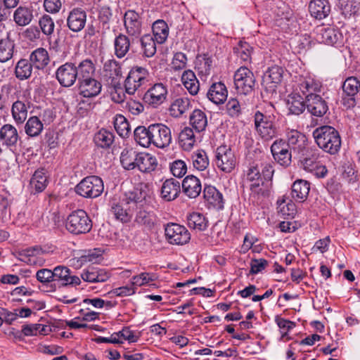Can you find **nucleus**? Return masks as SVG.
<instances>
[{
  "instance_id": "nucleus-11",
  "label": "nucleus",
  "mask_w": 360,
  "mask_h": 360,
  "mask_svg": "<svg viewBox=\"0 0 360 360\" xmlns=\"http://www.w3.org/2000/svg\"><path fill=\"white\" fill-rule=\"evenodd\" d=\"M150 139H152V144L155 146L164 148L171 143V130L163 124H150Z\"/></svg>"
},
{
  "instance_id": "nucleus-8",
  "label": "nucleus",
  "mask_w": 360,
  "mask_h": 360,
  "mask_svg": "<svg viewBox=\"0 0 360 360\" xmlns=\"http://www.w3.org/2000/svg\"><path fill=\"white\" fill-rule=\"evenodd\" d=\"M234 85L238 93L247 95L254 90L255 77L246 67H240L234 74Z\"/></svg>"
},
{
  "instance_id": "nucleus-19",
  "label": "nucleus",
  "mask_w": 360,
  "mask_h": 360,
  "mask_svg": "<svg viewBox=\"0 0 360 360\" xmlns=\"http://www.w3.org/2000/svg\"><path fill=\"white\" fill-rule=\"evenodd\" d=\"M86 21V12L82 8H77L69 13L67 18V25L71 31L78 32L84 27Z\"/></svg>"
},
{
  "instance_id": "nucleus-41",
  "label": "nucleus",
  "mask_w": 360,
  "mask_h": 360,
  "mask_svg": "<svg viewBox=\"0 0 360 360\" xmlns=\"http://www.w3.org/2000/svg\"><path fill=\"white\" fill-rule=\"evenodd\" d=\"M190 124L198 132L202 131L207 125L206 114L201 110H194L189 118Z\"/></svg>"
},
{
  "instance_id": "nucleus-57",
  "label": "nucleus",
  "mask_w": 360,
  "mask_h": 360,
  "mask_svg": "<svg viewBox=\"0 0 360 360\" xmlns=\"http://www.w3.org/2000/svg\"><path fill=\"white\" fill-rule=\"evenodd\" d=\"M193 167L199 170H205L209 165V160L204 150H198L191 156Z\"/></svg>"
},
{
  "instance_id": "nucleus-20",
  "label": "nucleus",
  "mask_w": 360,
  "mask_h": 360,
  "mask_svg": "<svg viewBox=\"0 0 360 360\" xmlns=\"http://www.w3.org/2000/svg\"><path fill=\"white\" fill-rule=\"evenodd\" d=\"M183 193L189 198H195L202 191L200 180L194 175L186 176L181 183Z\"/></svg>"
},
{
  "instance_id": "nucleus-17",
  "label": "nucleus",
  "mask_w": 360,
  "mask_h": 360,
  "mask_svg": "<svg viewBox=\"0 0 360 360\" xmlns=\"http://www.w3.org/2000/svg\"><path fill=\"white\" fill-rule=\"evenodd\" d=\"M46 252L40 246L24 249L19 252L20 259L29 265L42 266L44 263L43 258L44 254Z\"/></svg>"
},
{
  "instance_id": "nucleus-54",
  "label": "nucleus",
  "mask_w": 360,
  "mask_h": 360,
  "mask_svg": "<svg viewBox=\"0 0 360 360\" xmlns=\"http://www.w3.org/2000/svg\"><path fill=\"white\" fill-rule=\"evenodd\" d=\"M114 127L121 137H127L130 133V126L127 120L122 115H117L114 120Z\"/></svg>"
},
{
  "instance_id": "nucleus-28",
  "label": "nucleus",
  "mask_w": 360,
  "mask_h": 360,
  "mask_svg": "<svg viewBox=\"0 0 360 360\" xmlns=\"http://www.w3.org/2000/svg\"><path fill=\"white\" fill-rule=\"evenodd\" d=\"M29 60L34 66V68L41 70H44L49 65L50 57L46 49L39 47L30 53Z\"/></svg>"
},
{
  "instance_id": "nucleus-31",
  "label": "nucleus",
  "mask_w": 360,
  "mask_h": 360,
  "mask_svg": "<svg viewBox=\"0 0 360 360\" xmlns=\"http://www.w3.org/2000/svg\"><path fill=\"white\" fill-rule=\"evenodd\" d=\"M157 159L155 156L147 153H139L136 158V167L142 172H151L156 169Z\"/></svg>"
},
{
  "instance_id": "nucleus-23",
  "label": "nucleus",
  "mask_w": 360,
  "mask_h": 360,
  "mask_svg": "<svg viewBox=\"0 0 360 360\" xmlns=\"http://www.w3.org/2000/svg\"><path fill=\"white\" fill-rule=\"evenodd\" d=\"M54 281H58L62 285H79L80 278L72 274L71 270L67 266H58L53 269Z\"/></svg>"
},
{
  "instance_id": "nucleus-38",
  "label": "nucleus",
  "mask_w": 360,
  "mask_h": 360,
  "mask_svg": "<svg viewBox=\"0 0 360 360\" xmlns=\"http://www.w3.org/2000/svg\"><path fill=\"white\" fill-rule=\"evenodd\" d=\"M115 136L112 132L101 129L96 132L94 137V141L96 146L101 148H109L114 142Z\"/></svg>"
},
{
  "instance_id": "nucleus-49",
  "label": "nucleus",
  "mask_w": 360,
  "mask_h": 360,
  "mask_svg": "<svg viewBox=\"0 0 360 360\" xmlns=\"http://www.w3.org/2000/svg\"><path fill=\"white\" fill-rule=\"evenodd\" d=\"M137 154L133 149L124 148L120 155V162L122 167L127 170L136 167Z\"/></svg>"
},
{
  "instance_id": "nucleus-14",
  "label": "nucleus",
  "mask_w": 360,
  "mask_h": 360,
  "mask_svg": "<svg viewBox=\"0 0 360 360\" xmlns=\"http://www.w3.org/2000/svg\"><path fill=\"white\" fill-rule=\"evenodd\" d=\"M315 34V39L319 43L330 46L336 44L342 38V35L338 30L330 27H317Z\"/></svg>"
},
{
  "instance_id": "nucleus-33",
  "label": "nucleus",
  "mask_w": 360,
  "mask_h": 360,
  "mask_svg": "<svg viewBox=\"0 0 360 360\" xmlns=\"http://www.w3.org/2000/svg\"><path fill=\"white\" fill-rule=\"evenodd\" d=\"M299 89L307 100L309 96H319L318 93L321 92L322 85L319 82L315 81L314 79L306 78L300 82Z\"/></svg>"
},
{
  "instance_id": "nucleus-55",
  "label": "nucleus",
  "mask_w": 360,
  "mask_h": 360,
  "mask_svg": "<svg viewBox=\"0 0 360 360\" xmlns=\"http://www.w3.org/2000/svg\"><path fill=\"white\" fill-rule=\"evenodd\" d=\"M140 41L144 56L148 58L153 56L156 53V45L153 37L150 34H145Z\"/></svg>"
},
{
  "instance_id": "nucleus-30",
  "label": "nucleus",
  "mask_w": 360,
  "mask_h": 360,
  "mask_svg": "<svg viewBox=\"0 0 360 360\" xmlns=\"http://www.w3.org/2000/svg\"><path fill=\"white\" fill-rule=\"evenodd\" d=\"M227 95L226 87L221 82L212 84L207 94L209 100L217 105L223 103L226 100Z\"/></svg>"
},
{
  "instance_id": "nucleus-12",
  "label": "nucleus",
  "mask_w": 360,
  "mask_h": 360,
  "mask_svg": "<svg viewBox=\"0 0 360 360\" xmlns=\"http://www.w3.org/2000/svg\"><path fill=\"white\" fill-rule=\"evenodd\" d=\"M283 69L278 65H274L268 68L263 77L262 85L265 90L270 94L276 91L277 86L281 82Z\"/></svg>"
},
{
  "instance_id": "nucleus-34",
  "label": "nucleus",
  "mask_w": 360,
  "mask_h": 360,
  "mask_svg": "<svg viewBox=\"0 0 360 360\" xmlns=\"http://www.w3.org/2000/svg\"><path fill=\"white\" fill-rule=\"evenodd\" d=\"M203 197L205 200L217 209H221L224 207L223 195L212 186H206L203 190Z\"/></svg>"
},
{
  "instance_id": "nucleus-29",
  "label": "nucleus",
  "mask_w": 360,
  "mask_h": 360,
  "mask_svg": "<svg viewBox=\"0 0 360 360\" xmlns=\"http://www.w3.org/2000/svg\"><path fill=\"white\" fill-rule=\"evenodd\" d=\"M310 191L309 183L303 179L296 180L291 186V197L297 202H304Z\"/></svg>"
},
{
  "instance_id": "nucleus-9",
  "label": "nucleus",
  "mask_w": 360,
  "mask_h": 360,
  "mask_svg": "<svg viewBox=\"0 0 360 360\" xmlns=\"http://www.w3.org/2000/svg\"><path fill=\"white\" fill-rule=\"evenodd\" d=\"M215 164L225 173L231 172L236 165V158L231 148L227 145H221L215 150Z\"/></svg>"
},
{
  "instance_id": "nucleus-58",
  "label": "nucleus",
  "mask_w": 360,
  "mask_h": 360,
  "mask_svg": "<svg viewBox=\"0 0 360 360\" xmlns=\"http://www.w3.org/2000/svg\"><path fill=\"white\" fill-rule=\"evenodd\" d=\"M234 52L244 62H251L252 48L247 42L240 41L238 46L234 48Z\"/></svg>"
},
{
  "instance_id": "nucleus-3",
  "label": "nucleus",
  "mask_w": 360,
  "mask_h": 360,
  "mask_svg": "<svg viewBox=\"0 0 360 360\" xmlns=\"http://www.w3.org/2000/svg\"><path fill=\"white\" fill-rule=\"evenodd\" d=\"M313 137L318 146L331 155L336 154L341 147L339 132L333 127L323 125L313 131Z\"/></svg>"
},
{
  "instance_id": "nucleus-35",
  "label": "nucleus",
  "mask_w": 360,
  "mask_h": 360,
  "mask_svg": "<svg viewBox=\"0 0 360 360\" xmlns=\"http://www.w3.org/2000/svg\"><path fill=\"white\" fill-rule=\"evenodd\" d=\"M15 47V44L10 38L9 34L6 37L0 39V63H6L13 58Z\"/></svg>"
},
{
  "instance_id": "nucleus-16",
  "label": "nucleus",
  "mask_w": 360,
  "mask_h": 360,
  "mask_svg": "<svg viewBox=\"0 0 360 360\" xmlns=\"http://www.w3.org/2000/svg\"><path fill=\"white\" fill-rule=\"evenodd\" d=\"M20 136L17 129L11 124H5L0 129V141L4 146L13 151L15 150Z\"/></svg>"
},
{
  "instance_id": "nucleus-25",
  "label": "nucleus",
  "mask_w": 360,
  "mask_h": 360,
  "mask_svg": "<svg viewBox=\"0 0 360 360\" xmlns=\"http://www.w3.org/2000/svg\"><path fill=\"white\" fill-rule=\"evenodd\" d=\"M30 101L18 99L11 105V115L16 124H22L27 119Z\"/></svg>"
},
{
  "instance_id": "nucleus-15",
  "label": "nucleus",
  "mask_w": 360,
  "mask_h": 360,
  "mask_svg": "<svg viewBox=\"0 0 360 360\" xmlns=\"http://www.w3.org/2000/svg\"><path fill=\"white\" fill-rule=\"evenodd\" d=\"M289 148V145L282 139L274 141L271 146L274 158L282 166H288L291 162V153Z\"/></svg>"
},
{
  "instance_id": "nucleus-61",
  "label": "nucleus",
  "mask_w": 360,
  "mask_h": 360,
  "mask_svg": "<svg viewBox=\"0 0 360 360\" xmlns=\"http://www.w3.org/2000/svg\"><path fill=\"white\" fill-rule=\"evenodd\" d=\"M254 122L257 131L263 127L274 126V122L271 118V116L264 115L260 111H257L255 113Z\"/></svg>"
},
{
  "instance_id": "nucleus-6",
  "label": "nucleus",
  "mask_w": 360,
  "mask_h": 360,
  "mask_svg": "<svg viewBox=\"0 0 360 360\" xmlns=\"http://www.w3.org/2000/svg\"><path fill=\"white\" fill-rule=\"evenodd\" d=\"M75 192L82 197L95 198L100 196L104 190L101 178L97 176H89L83 179L76 186Z\"/></svg>"
},
{
  "instance_id": "nucleus-42",
  "label": "nucleus",
  "mask_w": 360,
  "mask_h": 360,
  "mask_svg": "<svg viewBox=\"0 0 360 360\" xmlns=\"http://www.w3.org/2000/svg\"><path fill=\"white\" fill-rule=\"evenodd\" d=\"M115 54L118 58H124L130 49V41L128 37L123 34L117 36L114 41Z\"/></svg>"
},
{
  "instance_id": "nucleus-46",
  "label": "nucleus",
  "mask_w": 360,
  "mask_h": 360,
  "mask_svg": "<svg viewBox=\"0 0 360 360\" xmlns=\"http://www.w3.org/2000/svg\"><path fill=\"white\" fill-rule=\"evenodd\" d=\"M43 129L44 124L37 116L30 117L25 125V131L30 137L39 136Z\"/></svg>"
},
{
  "instance_id": "nucleus-27",
  "label": "nucleus",
  "mask_w": 360,
  "mask_h": 360,
  "mask_svg": "<svg viewBox=\"0 0 360 360\" xmlns=\"http://www.w3.org/2000/svg\"><path fill=\"white\" fill-rule=\"evenodd\" d=\"M81 277L86 282L103 283L110 278V274L103 269L90 266L82 274Z\"/></svg>"
},
{
  "instance_id": "nucleus-62",
  "label": "nucleus",
  "mask_w": 360,
  "mask_h": 360,
  "mask_svg": "<svg viewBox=\"0 0 360 360\" xmlns=\"http://www.w3.org/2000/svg\"><path fill=\"white\" fill-rule=\"evenodd\" d=\"M158 276L155 274H150L143 272L139 275L134 276L131 278V283L133 285L141 286L156 281Z\"/></svg>"
},
{
  "instance_id": "nucleus-63",
  "label": "nucleus",
  "mask_w": 360,
  "mask_h": 360,
  "mask_svg": "<svg viewBox=\"0 0 360 360\" xmlns=\"http://www.w3.org/2000/svg\"><path fill=\"white\" fill-rule=\"evenodd\" d=\"M172 174L178 178L183 177L187 172V166L184 161L176 160L169 166Z\"/></svg>"
},
{
  "instance_id": "nucleus-50",
  "label": "nucleus",
  "mask_w": 360,
  "mask_h": 360,
  "mask_svg": "<svg viewBox=\"0 0 360 360\" xmlns=\"http://www.w3.org/2000/svg\"><path fill=\"white\" fill-rule=\"evenodd\" d=\"M360 84L359 80L354 77H348L342 85L344 92L349 96H351L350 101L352 105H354V96L359 91Z\"/></svg>"
},
{
  "instance_id": "nucleus-36",
  "label": "nucleus",
  "mask_w": 360,
  "mask_h": 360,
  "mask_svg": "<svg viewBox=\"0 0 360 360\" xmlns=\"http://www.w3.org/2000/svg\"><path fill=\"white\" fill-rule=\"evenodd\" d=\"M34 66L31 62L25 58L19 60L15 66V75L20 80L29 79L32 74Z\"/></svg>"
},
{
  "instance_id": "nucleus-60",
  "label": "nucleus",
  "mask_w": 360,
  "mask_h": 360,
  "mask_svg": "<svg viewBox=\"0 0 360 360\" xmlns=\"http://www.w3.org/2000/svg\"><path fill=\"white\" fill-rule=\"evenodd\" d=\"M252 187L250 195L257 200H262L270 194L269 186L266 182L260 184V185L252 186Z\"/></svg>"
},
{
  "instance_id": "nucleus-40",
  "label": "nucleus",
  "mask_w": 360,
  "mask_h": 360,
  "mask_svg": "<svg viewBox=\"0 0 360 360\" xmlns=\"http://www.w3.org/2000/svg\"><path fill=\"white\" fill-rule=\"evenodd\" d=\"M48 180L43 168L36 170L30 179V186L37 193L43 191L47 186Z\"/></svg>"
},
{
  "instance_id": "nucleus-26",
  "label": "nucleus",
  "mask_w": 360,
  "mask_h": 360,
  "mask_svg": "<svg viewBox=\"0 0 360 360\" xmlns=\"http://www.w3.org/2000/svg\"><path fill=\"white\" fill-rule=\"evenodd\" d=\"M311 15L317 19L326 18L330 12V6L327 0H311L309 4Z\"/></svg>"
},
{
  "instance_id": "nucleus-51",
  "label": "nucleus",
  "mask_w": 360,
  "mask_h": 360,
  "mask_svg": "<svg viewBox=\"0 0 360 360\" xmlns=\"http://www.w3.org/2000/svg\"><path fill=\"white\" fill-rule=\"evenodd\" d=\"M189 105L190 102L188 99L177 98L170 106V113L173 117H179L188 110Z\"/></svg>"
},
{
  "instance_id": "nucleus-59",
  "label": "nucleus",
  "mask_w": 360,
  "mask_h": 360,
  "mask_svg": "<svg viewBox=\"0 0 360 360\" xmlns=\"http://www.w3.org/2000/svg\"><path fill=\"white\" fill-rule=\"evenodd\" d=\"M110 212L115 216L116 219L122 222H127L130 220L131 214L127 209L124 208L122 205L119 202L112 204L110 208Z\"/></svg>"
},
{
  "instance_id": "nucleus-1",
  "label": "nucleus",
  "mask_w": 360,
  "mask_h": 360,
  "mask_svg": "<svg viewBox=\"0 0 360 360\" xmlns=\"http://www.w3.org/2000/svg\"><path fill=\"white\" fill-rule=\"evenodd\" d=\"M152 191L145 184H139L132 191L126 194L125 202L129 208L136 211L135 221L151 229L155 225V216L152 210Z\"/></svg>"
},
{
  "instance_id": "nucleus-5",
  "label": "nucleus",
  "mask_w": 360,
  "mask_h": 360,
  "mask_svg": "<svg viewBox=\"0 0 360 360\" xmlns=\"http://www.w3.org/2000/svg\"><path fill=\"white\" fill-rule=\"evenodd\" d=\"M92 221L84 210L72 212L65 220V228L72 234L89 233L92 229Z\"/></svg>"
},
{
  "instance_id": "nucleus-18",
  "label": "nucleus",
  "mask_w": 360,
  "mask_h": 360,
  "mask_svg": "<svg viewBox=\"0 0 360 360\" xmlns=\"http://www.w3.org/2000/svg\"><path fill=\"white\" fill-rule=\"evenodd\" d=\"M124 24L129 35L138 38L141 34L142 23L138 13L133 10L127 11L124 17Z\"/></svg>"
},
{
  "instance_id": "nucleus-24",
  "label": "nucleus",
  "mask_w": 360,
  "mask_h": 360,
  "mask_svg": "<svg viewBox=\"0 0 360 360\" xmlns=\"http://www.w3.org/2000/svg\"><path fill=\"white\" fill-rule=\"evenodd\" d=\"M13 18L18 26L25 27L34 19V9L32 6H20L14 11Z\"/></svg>"
},
{
  "instance_id": "nucleus-4",
  "label": "nucleus",
  "mask_w": 360,
  "mask_h": 360,
  "mask_svg": "<svg viewBox=\"0 0 360 360\" xmlns=\"http://www.w3.org/2000/svg\"><path fill=\"white\" fill-rule=\"evenodd\" d=\"M95 70V65L93 61L90 60L87 66L81 71L78 83L80 95L83 97H95L101 91L102 85L101 82L93 77Z\"/></svg>"
},
{
  "instance_id": "nucleus-13",
  "label": "nucleus",
  "mask_w": 360,
  "mask_h": 360,
  "mask_svg": "<svg viewBox=\"0 0 360 360\" xmlns=\"http://www.w3.org/2000/svg\"><path fill=\"white\" fill-rule=\"evenodd\" d=\"M167 96V89L162 83L155 84L145 93L143 101L156 108L163 103Z\"/></svg>"
},
{
  "instance_id": "nucleus-56",
  "label": "nucleus",
  "mask_w": 360,
  "mask_h": 360,
  "mask_svg": "<svg viewBox=\"0 0 360 360\" xmlns=\"http://www.w3.org/2000/svg\"><path fill=\"white\" fill-rule=\"evenodd\" d=\"M288 145L289 147L295 149L297 148L299 150L302 148L304 143V136L297 130H290L287 133Z\"/></svg>"
},
{
  "instance_id": "nucleus-32",
  "label": "nucleus",
  "mask_w": 360,
  "mask_h": 360,
  "mask_svg": "<svg viewBox=\"0 0 360 360\" xmlns=\"http://www.w3.org/2000/svg\"><path fill=\"white\" fill-rule=\"evenodd\" d=\"M286 104L290 114L299 115L306 108V99L297 93L288 95Z\"/></svg>"
},
{
  "instance_id": "nucleus-22",
  "label": "nucleus",
  "mask_w": 360,
  "mask_h": 360,
  "mask_svg": "<svg viewBox=\"0 0 360 360\" xmlns=\"http://www.w3.org/2000/svg\"><path fill=\"white\" fill-rule=\"evenodd\" d=\"M181 193V184L179 181L170 178L166 179L161 187V198L167 201L170 202L178 198Z\"/></svg>"
},
{
  "instance_id": "nucleus-7",
  "label": "nucleus",
  "mask_w": 360,
  "mask_h": 360,
  "mask_svg": "<svg viewBox=\"0 0 360 360\" xmlns=\"http://www.w3.org/2000/svg\"><path fill=\"white\" fill-rule=\"evenodd\" d=\"M149 72L143 67L134 66L124 80V89L129 95H133L148 81Z\"/></svg>"
},
{
  "instance_id": "nucleus-21",
  "label": "nucleus",
  "mask_w": 360,
  "mask_h": 360,
  "mask_svg": "<svg viewBox=\"0 0 360 360\" xmlns=\"http://www.w3.org/2000/svg\"><path fill=\"white\" fill-rule=\"evenodd\" d=\"M306 108L309 112L316 117H323L328 110L327 102L319 96H309L306 100Z\"/></svg>"
},
{
  "instance_id": "nucleus-2",
  "label": "nucleus",
  "mask_w": 360,
  "mask_h": 360,
  "mask_svg": "<svg viewBox=\"0 0 360 360\" xmlns=\"http://www.w3.org/2000/svg\"><path fill=\"white\" fill-rule=\"evenodd\" d=\"M91 59L85 58L78 60L72 58L60 65L55 72V77L63 87H70L79 80L82 69L87 66Z\"/></svg>"
},
{
  "instance_id": "nucleus-64",
  "label": "nucleus",
  "mask_w": 360,
  "mask_h": 360,
  "mask_svg": "<svg viewBox=\"0 0 360 360\" xmlns=\"http://www.w3.org/2000/svg\"><path fill=\"white\" fill-rule=\"evenodd\" d=\"M320 157L319 151L316 149H310L308 150L306 154V157H304L302 163L304 168H309L313 167L314 165L318 159Z\"/></svg>"
},
{
  "instance_id": "nucleus-48",
  "label": "nucleus",
  "mask_w": 360,
  "mask_h": 360,
  "mask_svg": "<svg viewBox=\"0 0 360 360\" xmlns=\"http://www.w3.org/2000/svg\"><path fill=\"white\" fill-rule=\"evenodd\" d=\"M179 141L184 150H190L195 143V138L193 129L185 127L179 134Z\"/></svg>"
},
{
  "instance_id": "nucleus-53",
  "label": "nucleus",
  "mask_w": 360,
  "mask_h": 360,
  "mask_svg": "<svg viewBox=\"0 0 360 360\" xmlns=\"http://www.w3.org/2000/svg\"><path fill=\"white\" fill-rule=\"evenodd\" d=\"M339 8L345 18H349L359 11V3L353 0H339Z\"/></svg>"
},
{
  "instance_id": "nucleus-44",
  "label": "nucleus",
  "mask_w": 360,
  "mask_h": 360,
  "mask_svg": "<svg viewBox=\"0 0 360 360\" xmlns=\"http://www.w3.org/2000/svg\"><path fill=\"white\" fill-rule=\"evenodd\" d=\"M188 226L193 229L202 231L207 229L208 221L205 217L199 212H192L187 217Z\"/></svg>"
},
{
  "instance_id": "nucleus-10",
  "label": "nucleus",
  "mask_w": 360,
  "mask_h": 360,
  "mask_svg": "<svg viewBox=\"0 0 360 360\" xmlns=\"http://www.w3.org/2000/svg\"><path fill=\"white\" fill-rule=\"evenodd\" d=\"M165 233L167 240L172 245H183L191 239L188 229L176 223L167 224L165 228Z\"/></svg>"
},
{
  "instance_id": "nucleus-45",
  "label": "nucleus",
  "mask_w": 360,
  "mask_h": 360,
  "mask_svg": "<svg viewBox=\"0 0 360 360\" xmlns=\"http://www.w3.org/2000/svg\"><path fill=\"white\" fill-rule=\"evenodd\" d=\"M104 75L112 80L122 76V68L119 62L115 59H109L103 64Z\"/></svg>"
},
{
  "instance_id": "nucleus-39",
  "label": "nucleus",
  "mask_w": 360,
  "mask_h": 360,
  "mask_svg": "<svg viewBox=\"0 0 360 360\" xmlns=\"http://www.w3.org/2000/svg\"><path fill=\"white\" fill-rule=\"evenodd\" d=\"M135 141L140 146L148 148L152 144L150 139V124L146 128L144 126L137 127L134 131Z\"/></svg>"
},
{
  "instance_id": "nucleus-43",
  "label": "nucleus",
  "mask_w": 360,
  "mask_h": 360,
  "mask_svg": "<svg viewBox=\"0 0 360 360\" xmlns=\"http://www.w3.org/2000/svg\"><path fill=\"white\" fill-rule=\"evenodd\" d=\"M277 205L278 213L283 219H292L295 217L297 210L295 204L292 200H289L287 202L283 198L278 199L277 200Z\"/></svg>"
},
{
  "instance_id": "nucleus-47",
  "label": "nucleus",
  "mask_w": 360,
  "mask_h": 360,
  "mask_svg": "<svg viewBox=\"0 0 360 360\" xmlns=\"http://www.w3.org/2000/svg\"><path fill=\"white\" fill-rule=\"evenodd\" d=\"M153 32L155 40L159 44H163L168 37L169 27L163 20H158L153 24Z\"/></svg>"
},
{
  "instance_id": "nucleus-37",
  "label": "nucleus",
  "mask_w": 360,
  "mask_h": 360,
  "mask_svg": "<svg viewBox=\"0 0 360 360\" xmlns=\"http://www.w3.org/2000/svg\"><path fill=\"white\" fill-rule=\"evenodd\" d=\"M181 81L185 88L191 95L194 96L198 93L200 89L199 82L192 70L184 71L181 76Z\"/></svg>"
},
{
  "instance_id": "nucleus-52",
  "label": "nucleus",
  "mask_w": 360,
  "mask_h": 360,
  "mask_svg": "<svg viewBox=\"0 0 360 360\" xmlns=\"http://www.w3.org/2000/svg\"><path fill=\"white\" fill-rule=\"evenodd\" d=\"M40 32L47 37H51L54 32L55 23L53 19L48 14L42 15L39 19Z\"/></svg>"
}]
</instances>
